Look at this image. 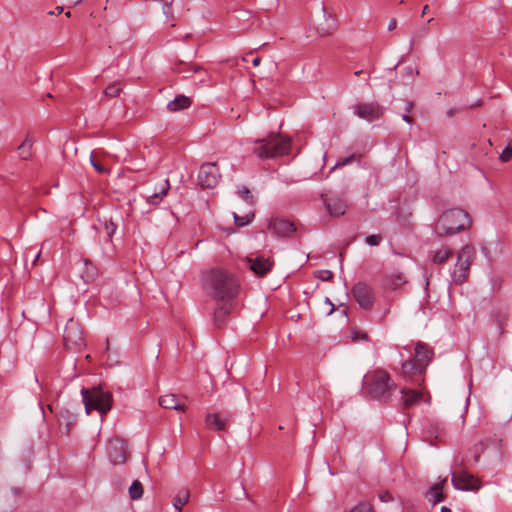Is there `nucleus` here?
<instances>
[{
  "instance_id": "obj_1",
  "label": "nucleus",
  "mask_w": 512,
  "mask_h": 512,
  "mask_svg": "<svg viewBox=\"0 0 512 512\" xmlns=\"http://www.w3.org/2000/svg\"><path fill=\"white\" fill-rule=\"evenodd\" d=\"M202 286L206 294L221 302H231L237 297L240 288L234 274L222 268H212L204 272Z\"/></svg>"
},
{
  "instance_id": "obj_2",
  "label": "nucleus",
  "mask_w": 512,
  "mask_h": 512,
  "mask_svg": "<svg viewBox=\"0 0 512 512\" xmlns=\"http://www.w3.org/2000/svg\"><path fill=\"white\" fill-rule=\"evenodd\" d=\"M252 143L255 145L252 153L261 160L287 155L291 149V138L277 133L255 139Z\"/></svg>"
},
{
  "instance_id": "obj_3",
  "label": "nucleus",
  "mask_w": 512,
  "mask_h": 512,
  "mask_svg": "<svg viewBox=\"0 0 512 512\" xmlns=\"http://www.w3.org/2000/svg\"><path fill=\"white\" fill-rule=\"evenodd\" d=\"M470 225V215L463 209L454 208L446 210L439 217L435 232L440 236H446L465 230Z\"/></svg>"
},
{
  "instance_id": "obj_4",
  "label": "nucleus",
  "mask_w": 512,
  "mask_h": 512,
  "mask_svg": "<svg viewBox=\"0 0 512 512\" xmlns=\"http://www.w3.org/2000/svg\"><path fill=\"white\" fill-rule=\"evenodd\" d=\"M81 396L87 414H90L92 410H96L103 417L112 408L113 396L111 392L104 390L100 386L82 388Z\"/></svg>"
},
{
  "instance_id": "obj_5",
  "label": "nucleus",
  "mask_w": 512,
  "mask_h": 512,
  "mask_svg": "<svg viewBox=\"0 0 512 512\" xmlns=\"http://www.w3.org/2000/svg\"><path fill=\"white\" fill-rule=\"evenodd\" d=\"M396 388L389 374L383 370L375 371L367 383L368 393L376 399L386 400Z\"/></svg>"
},
{
  "instance_id": "obj_6",
  "label": "nucleus",
  "mask_w": 512,
  "mask_h": 512,
  "mask_svg": "<svg viewBox=\"0 0 512 512\" xmlns=\"http://www.w3.org/2000/svg\"><path fill=\"white\" fill-rule=\"evenodd\" d=\"M474 256L475 249L469 245L462 247L458 252L457 262L452 275L455 283L461 284L466 280Z\"/></svg>"
},
{
  "instance_id": "obj_7",
  "label": "nucleus",
  "mask_w": 512,
  "mask_h": 512,
  "mask_svg": "<svg viewBox=\"0 0 512 512\" xmlns=\"http://www.w3.org/2000/svg\"><path fill=\"white\" fill-rule=\"evenodd\" d=\"M459 466L460 468L452 473L453 487L462 491H477L481 487L480 481L463 468L462 461Z\"/></svg>"
},
{
  "instance_id": "obj_8",
  "label": "nucleus",
  "mask_w": 512,
  "mask_h": 512,
  "mask_svg": "<svg viewBox=\"0 0 512 512\" xmlns=\"http://www.w3.org/2000/svg\"><path fill=\"white\" fill-rule=\"evenodd\" d=\"M64 342L67 348L78 350L84 346V337L80 325L73 319H70L64 329Z\"/></svg>"
},
{
  "instance_id": "obj_9",
  "label": "nucleus",
  "mask_w": 512,
  "mask_h": 512,
  "mask_svg": "<svg viewBox=\"0 0 512 512\" xmlns=\"http://www.w3.org/2000/svg\"><path fill=\"white\" fill-rule=\"evenodd\" d=\"M352 294L358 305L364 309L372 308L375 300L373 289L365 282H358L352 288Z\"/></svg>"
},
{
  "instance_id": "obj_10",
  "label": "nucleus",
  "mask_w": 512,
  "mask_h": 512,
  "mask_svg": "<svg viewBox=\"0 0 512 512\" xmlns=\"http://www.w3.org/2000/svg\"><path fill=\"white\" fill-rule=\"evenodd\" d=\"M220 172L216 163H205L201 165L198 172V183L203 188H214L220 180Z\"/></svg>"
},
{
  "instance_id": "obj_11",
  "label": "nucleus",
  "mask_w": 512,
  "mask_h": 512,
  "mask_svg": "<svg viewBox=\"0 0 512 512\" xmlns=\"http://www.w3.org/2000/svg\"><path fill=\"white\" fill-rule=\"evenodd\" d=\"M354 113L361 119L373 122L382 116L383 108L375 102L360 103L355 106Z\"/></svg>"
},
{
  "instance_id": "obj_12",
  "label": "nucleus",
  "mask_w": 512,
  "mask_h": 512,
  "mask_svg": "<svg viewBox=\"0 0 512 512\" xmlns=\"http://www.w3.org/2000/svg\"><path fill=\"white\" fill-rule=\"evenodd\" d=\"M107 452L114 465L123 464L127 459L125 443L119 438H113L108 442Z\"/></svg>"
},
{
  "instance_id": "obj_13",
  "label": "nucleus",
  "mask_w": 512,
  "mask_h": 512,
  "mask_svg": "<svg viewBox=\"0 0 512 512\" xmlns=\"http://www.w3.org/2000/svg\"><path fill=\"white\" fill-rule=\"evenodd\" d=\"M246 262L250 270L257 276L266 275L273 267V262L263 255H251L246 257Z\"/></svg>"
},
{
  "instance_id": "obj_14",
  "label": "nucleus",
  "mask_w": 512,
  "mask_h": 512,
  "mask_svg": "<svg viewBox=\"0 0 512 512\" xmlns=\"http://www.w3.org/2000/svg\"><path fill=\"white\" fill-rule=\"evenodd\" d=\"M268 229L278 237H287L296 230L292 222L279 218L272 219L269 222Z\"/></svg>"
},
{
  "instance_id": "obj_15",
  "label": "nucleus",
  "mask_w": 512,
  "mask_h": 512,
  "mask_svg": "<svg viewBox=\"0 0 512 512\" xmlns=\"http://www.w3.org/2000/svg\"><path fill=\"white\" fill-rule=\"evenodd\" d=\"M433 350L422 342H417L415 345V355L413 360L425 371L426 367L432 360Z\"/></svg>"
},
{
  "instance_id": "obj_16",
  "label": "nucleus",
  "mask_w": 512,
  "mask_h": 512,
  "mask_svg": "<svg viewBox=\"0 0 512 512\" xmlns=\"http://www.w3.org/2000/svg\"><path fill=\"white\" fill-rule=\"evenodd\" d=\"M229 415L227 413H208L205 418L206 426L211 430L222 431L225 429Z\"/></svg>"
},
{
  "instance_id": "obj_17",
  "label": "nucleus",
  "mask_w": 512,
  "mask_h": 512,
  "mask_svg": "<svg viewBox=\"0 0 512 512\" xmlns=\"http://www.w3.org/2000/svg\"><path fill=\"white\" fill-rule=\"evenodd\" d=\"M322 198L330 215L338 217L345 213L346 202L343 198L336 197L329 200L327 198H324V195H322Z\"/></svg>"
},
{
  "instance_id": "obj_18",
  "label": "nucleus",
  "mask_w": 512,
  "mask_h": 512,
  "mask_svg": "<svg viewBox=\"0 0 512 512\" xmlns=\"http://www.w3.org/2000/svg\"><path fill=\"white\" fill-rule=\"evenodd\" d=\"M169 189V181L167 179L163 180L159 183L154 192L146 197L147 203L151 205H158L162 201L163 197L167 195Z\"/></svg>"
},
{
  "instance_id": "obj_19",
  "label": "nucleus",
  "mask_w": 512,
  "mask_h": 512,
  "mask_svg": "<svg viewBox=\"0 0 512 512\" xmlns=\"http://www.w3.org/2000/svg\"><path fill=\"white\" fill-rule=\"evenodd\" d=\"M446 479L436 483L432 487H430L427 492V498L433 504L439 503L444 500L443 487L446 484Z\"/></svg>"
},
{
  "instance_id": "obj_20",
  "label": "nucleus",
  "mask_w": 512,
  "mask_h": 512,
  "mask_svg": "<svg viewBox=\"0 0 512 512\" xmlns=\"http://www.w3.org/2000/svg\"><path fill=\"white\" fill-rule=\"evenodd\" d=\"M159 405L166 409L184 411L185 407L178 402L175 394H166L159 398Z\"/></svg>"
},
{
  "instance_id": "obj_21",
  "label": "nucleus",
  "mask_w": 512,
  "mask_h": 512,
  "mask_svg": "<svg viewBox=\"0 0 512 512\" xmlns=\"http://www.w3.org/2000/svg\"><path fill=\"white\" fill-rule=\"evenodd\" d=\"M231 303L223 302L222 305L217 307L214 311V322L217 327H221L225 321L227 315L231 313Z\"/></svg>"
},
{
  "instance_id": "obj_22",
  "label": "nucleus",
  "mask_w": 512,
  "mask_h": 512,
  "mask_svg": "<svg viewBox=\"0 0 512 512\" xmlns=\"http://www.w3.org/2000/svg\"><path fill=\"white\" fill-rule=\"evenodd\" d=\"M402 400L404 408H410L421 400V393L411 389H402Z\"/></svg>"
},
{
  "instance_id": "obj_23",
  "label": "nucleus",
  "mask_w": 512,
  "mask_h": 512,
  "mask_svg": "<svg viewBox=\"0 0 512 512\" xmlns=\"http://www.w3.org/2000/svg\"><path fill=\"white\" fill-rule=\"evenodd\" d=\"M190 105H191V100L189 97H186L184 95H179L174 100L170 101L167 104V108L171 112H176V111L186 109V108L190 107Z\"/></svg>"
},
{
  "instance_id": "obj_24",
  "label": "nucleus",
  "mask_w": 512,
  "mask_h": 512,
  "mask_svg": "<svg viewBox=\"0 0 512 512\" xmlns=\"http://www.w3.org/2000/svg\"><path fill=\"white\" fill-rule=\"evenodd\" d=\"M401 371L405 378H410L416 374H421L424 372L413 359L404 361L402 363Z\"/></svg>"
},
{
  "instance_id": "obj_25",
  "label": "nucleus",
  "mask_w": 512,
  "mask_h": 512,
  "mask_svg": "<svg viewBox=\"0 0 512 512\" xmlns=\"http://www.w3.org/2000/svg\"><path fill=\"white\" fill-rule=\"evenodd\" d=\"M189 491L186 489L180 490L173 499V506L177 512H181L183 506L189 501Z\"/></svg>"
},
{
  "instance_id": "obj_26",
  "label": "nucleus",
  "mask_w": 512,
  "mask_h": 512,
  "mask_svg": "<svg viewBox=\"0 0 512 512\" xmlns=\"http://www.w3.org/2000/svg\"><path fill=\"white\" fill-rule=\"evenodd\" d=\"M33 141L27 137L18 147V155L21 159L27 160L32 155Z\"/></svg>"
},
{
  "instance_id": "obj_27",
  "label": "nucleus",
  "mask_w": 512,
  "mask_h": 512,
  "mask_svg": "<svg viewBox=\"0 0 512 512\" xmlns=\"http://www.w3.org/2000/svg\"><path fill=\"white\" fill-rule=\"evenodd\" d=\"M452 255V250L448 247H441L437 249L433 254V262L436 264H442L446 262Z\"/></svg>"
},
{
  "instance_id": "obj_28",
  "label": "nucleus",
  "mask_w": 512,
  "mask_h": 512,
  "mask_svg": "<svg viewBox=\"0 0 512 512\" xmlns=\"http://www.w3.org/2000/svg\"><path fill=\"white\" fill-rule=\"evenodd\" d=\"M130 497L133 500H138L143 495V487L140 481L135 480L129 488Z\"/></svg>"
},
{
  "instance_id": "obj_29",
  "label": "nucleus",
  "mask_w": 512,
  "mask_h": 512,
  "mask_svg": "<svg viewBox=\"0 0 512 512\" xmlns=\"http://www.w3.org/2000/svg\"><path fill=\"white\" fill-rule=\"evenodd\" d=\"M349 512H375V510L370 502L360 501Z\"/></svg>"
},
{
  "instance_id": "obj_30",
  "label": "nucleus",
  "mask_w": 512,
  "mask_h": 512,
  "mask_svg": "<svg viewBox=\"0 0 512 512\" xmlns=\"http://www.w3.org/2000/svg\"><path fill=\"white\" fill-rule=\"evenodd\" d=\"M233 218L237 226L243 227L251 222V220L254 218V213H250L245 216H239L236 213H233Z\"/></svg>"
},
{
  "instance_id": "obj_31",
  "label": "nucleus",
  "mask_w": 512,
  "mask_h": 512,
  "mask_svg": "<svg viewBox=\"0 0 512 512\" xmlns=\"http://www.w3.org/2000/svg\"><path fill=\"white\" fill-rule=\"evenodd\" d=\"M120 92H121V87L116 83H112L107 86V88L104 91V94L106 97L114 98V97H117L120 94Z\"/></svg>"
},
{
  "instance_id": "obj_32",
  "label": "nucleus",
  "mask_w": 512,
  "mask_h": 512,
  "mask_svg": "<svg viewBox=\"0 0 512 512\" xmlns=\"http://www.w3.org/2000/svg\"><path fill=\"white\" fill-rule=\"evenodd\" d=\"M238 195L244 199L245 201H247L248 203L252 204L253 203V196L250 192V190L248 189V187L246 186H241L238 191H237Z\"/></svg>"
},
{
  "instance_id": "obj_33",
  "label": "nucleus",
  "mask_w": 512,
  "mask_h": 512,
  "mask_svg": "<svg viewBox=\"0 0 512 512\" xmlns=\"http://www.w3.org/2000/svg\"><path fill=\"white\" fill-rule=\"evenodd\" d=\"M104 226H105V230L107 232L108 238L111 239L117 230V225L114 222H112L111 220H106L104 223Z\"/></svg>"
},
{
  "instance_id": "obj_34",
  "label": "nucleus",
  "mask_w": 512,
  "mask_h": 512,
  "mask_svg": "<svg viewBox=\"0 0 512 512\" xmlns=\"http://www.w3.org/2000/svg\"><path fill=\"white\" fill-rule=\"evenodd\" d=\"M382 241V236L379 234L369 235L365 238V242L369 246H378Z\"/></svg>"
},
{
  "instance_id": "obj_35",
  "label": "nucleus",
  "mask_w": 512,
  "mask_h": 512,
  "mask_svg": "<svg viewBox=\"0 0 512 512\" xmlns=\"http://www.w3.org/2000/svg\"><path fill=\"white\" fill-rule=\"evenodd\" d=\"M404 282H405V280L403 279V276L401 274L392 275L389 285L392 288H397Z\"/></svg>"
},
{
  "instance_id": "obj_36",
  "label": "nucleus",
  "mask_w": 512,
  "mask_h": 512,
  "mask_svg": "<svg viewBox=\"0 0 512 512\" xmlns=\"http://www.w3.org/2000/svg\"><path fill=\"white\" fill-rule=\"evenodd\" d=\"M327 21H329L327 28H325V29H318V33L321 36L328 35L331 32V30L333 29V27H334V19L331 16H329Z\"/></svg>"
},
{
  "instance_id": "obj_37",
  "label": "nucleus",
  "mask_w": 512,
  "mask_h": 512,
  "mask_svg": "<svg viewBox=\"0 0 512 512\" xmlns=\"http://www.w3.org/2000/svg\"><path fill=\"white\" fill-rule=\"evenodd\" d=\"M512 158V148L507 146L503 149L502 153L500 154V159L502 162H507Z\"/></svg>"
},
{
  "instance_id": "obj_38",
  "label": "nucleus",
  "mask_w": 512,
  "mask_h": 512,
  "mask_svg": "<svg viewBox=\"0 0 512 512\" xmlns=\"http://www.w3.org/2000/svg\"><path fill=\"white\" fill-rule=\"evenodd\" d=\"M353 160H354V155H350L346 158H343L336 162V164L332 167V170H334L337 167H343L345 165H348V164L352 163Z\"/></svg>"
},
{
  "instance_id": "obj_39",
  "label": "nucleus",
  "mask_w": 512,
  "mask_h": 512,
  "mask_svg": "<svg viewBox=\"0 0 512 512\" xmlns=\"http://www.w3.org/2000/svg\"><path fill=\"white\" fill-rule=\"evenodd\" d=\"M90 162L98 173L104 174L107 172V169L103 165L95 161L92 156L90 157Z\"/></svg>"
},
{
  "instance_id": "obj_40",
  "label": "nucleus",
  "mask_w": 512,
  "mask_h": 512,
  "mask_svg": "<svg viewBox=\"0 0 512 512\" xmlns=\"http://www.w3.org/2000/svg\"><path fill=\"white\" fill-rule=\"evenodd\" d=\"M201 70H202V67H201L200 65H198V64H190V65L188 66V69H187V71H189V72H193V73H197V72H199V71H201ZM177 71H178L179 73H184V72H186V69H180V68H179Z\"/></svg>"
},
{
  "instance_id": "obj_41",
  "label": "nucleus",
  "mask_w": 512,
  "mask_h": 512,
  "mask_svg": "<svg viewBox=\"0 0 512 512\" xmlns=\"http://www.w3.org/2000/svg\"><path fill=\"white\" fill-rule=\"evenodd\" d=\"M85 265L86 266H90V267H87V278L90 280V279H93L94 276L96 275V269L95 267H93V265L88 261V260H85Z\"/></svg>"
},
{
  "instance_id": "obj_42",
  "label": "nucleus",
  "mask_w": 512,
  "mask_h": 512,
  "mask_svg": "<svg viewBox=\"0 0 512 512\" xmlns=\"http://www.w3.org/2000/svg\"><path fill=\"white\" fill-rule=\"evenodd\" d=\"M379 499L382 502H389V501L393 500V496L390 492L385 491V492L379 493Z\"/></svg>"
},
{
  "instance_id": "obj_43",
  "label": "nucleus",
  "mask_w": 512,
  "mask_h": 512,
  "mask_svg": "<svg viewBox=\"0 0 512 512\" xmlns=\"http://www.w3.org/2000/svg\"><path fill=\"white\" fill-rule=\"evenodd\" d=\"M163 13L165 14V16L170 19L172 18V9H171V5L167 2H164L163 4Z\"/></svg>"
},
{
  "instance_id": "obj_44",
  "label": "nucleus",
  "mask_w": 512,
  "mask_h": 512,
  "mask_svg": "<svg viewBox=\"0 0 512 512\" xmlns=\"http://www.w3.org/2000/svg\"><path fill=\"white\" fill-rule=\"evenodd\" d=\"M321 278L322 280H331L333 278V273L329 270H323L321 271Z\"/></svg>"
},
{
  "instance_id": "obj_45",
  "label": "nucleus",
  "mask_w": 512,
  "mask_h": 512,
  "mask_svg": "<svg viewBox=\"0 0 512 512\" xmlns=\"http://www.w3.org/2000/svg\"><path fill=\"white\" fill-rule=\"evenodd\" d=\"M324 303L326 304V306L329 307L327 315H331L335 309L334 304L332 303V301L329 298H326Z\"/></svg>"
},
{
  "instance_id": "obj_46",
  "label": "nucleus",
  "mask_w": 512,
  "mask_h": 512,
  "mask_svg": "<svg viewBox=\"0 0 512 512\" xmlns=\"http://www.w3.org/2000/svg\"><path fill=\"white\" fill-rule=\"evenodd\" d=\"M397 27V20L392 18L390 21H389V24H388V30L389 31H392L394 30L395 28Z\"/></svg>"
},
{
  "instance_id": "obj_47",
  "label": "nucleus",
  "mask_w": 512,
  "mask_h": 512,
  "mask_svg": "<svg viewBox=\"0 0 512 512\" xmlns=\"http://www.w3.org/2000/svg\"><path fill=\"white\" fill-rule=\"evenodd\" d=\"M62 11H63V7L62 6H57L55 8V10L54 11H50L49 14L50 15H58V14L62 13Z\"/></svg>"
},
{
  "instance_id": "obj_48",
  "label": "nucleus",
  "mask_w": 512,
  "mask_h": 512,
  "mask_svg": "<svg viewBox=\"0 0 512 512\" xmlns=\"http://www.w3.org/2000/svg\"><path fill=\"white\" fill-rule=\"evenodd\" d=\"M402 119L407 123H412L413 121L412 117L406 114L402 116Z\"/></svg>"
},
{
  "instance_id": "obj_49",
  "label": "nucleus",
  "mask_w": 512,
  "mask_h": 512,
  "mask_svg": "<svg viewBox=\"0 0 512 512\" xmlns=\"http://www.w3.org/2000/svg\"><path fill=\"white\" fill-rule=\"evenodd\" d=\"M260 62H261V58L260 57H255L253 60H252V64L254 66H259L260 65Z\"/></svg>"
},
{
  "instance_id": "obj_50",
  "label": "nucleus",
  "mask_w": 512,
  "mask_h": 512,
  "mask_svg": "<svg viewBox=\"0 0 512 512\" xmlns=\"http://www.w3.org/2000/svg\"><path fill=\"white\" fill-rule=\"evenodd\" d=\"M429 10V6L428 5H425L422 9V15H425Z\"/></svg>"
},
{
  "instance_id": "obj_51",
  "label": "nucleus",
  "mask_w": 512,
  "mask_h": 512,
  "mask_svg": "<svg viewBox=\"0 0 512 512\" xmlns=\"http://www.w3.org/2000/svg\"><path fill=\"white\" fill-rule=\"evenodd\" d=\"M441 512H451V510L445 506L441 508Z\"/></svg>"
},
{
  "instance_id": "obj_52",
  "label": "nucleus",
  "mask_w": 512,
  "mask_h": 512,
  "mask_svg": "<svg viewBox=\"0 0 512 512\" xmlns=\"http://www.w3.org/2000/svg\"><path fill=\"white\" fill-rule=\"evenodd\" d=\"M412 106H413V104H412V103H408V104H407V111H408V112L412 109Z\"/></svg>"
},
{
  "instance_id": "obj_53",
  "label": "nucleus",
  "mask_w": 512,
  "mask_h": 512,
  "mask_svg": "<svg viewBox=\"0 0 512 512\" xmlns=\"http://www.w3.org/2000/svg\"><path fill=\"white\" fill-rule=\"evenodd\" d=\"M362 73H363V71H362V70H358V71H356V72H355V75H356V76H359V75H361Z\"/></svg>"
},
{
  "instance_id": "obj_54",
  "label": "nucleus",
  "mask_w": 512,
  "mask_h": 512,
  "mask_svg": "<svg viewBox=\"0 0 512 512\" xmlns=\"http://www.w3.org/2000/svg\"><path fill=\"white\" fill-rule=\"evenodd\" d=\"M70 15H71V14H70V12H69V11H68V12H66V16H67V17H70Z\"/></svg>"
}]
</instances>
